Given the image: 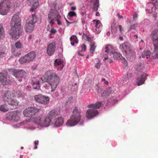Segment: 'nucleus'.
Instances as JSON below:
<instances>
[{"label":"nucleus","mask_w":158,"mask_h":158,"mask_svg":"<svg viewBox=\"0 0 158 158\" xmlns=\"http://www.w3.org/2000/svg\"><path fill=\"white\" fill-rule=\"evenodd\" d=\"M21 19L19 16L15 14L12 17L10 21L11 28L10 31V34L12 38L17 40L22 32L20 28Z\"/></svg>","instance_id":"f257e3e1"},{"label":"nucleus","mask_w":158,"mask_h":158,"mask_svg":"<svg viewBox=\"0 0 158 158\" xmlns=\"http://www.w3.org/2000/svg\"><path fill=\"white\" fill-rule=\"evenodd\" d=\"M120 48L121 50L126 58L130 61H132L134 60L136 52L129 43H124L122 44L120 46Z\"/></svg>","instance_id":"f03ea898"},{"label":"nucleus","mask_w":158,"mask_h":158,"mask_svg":"<svg viewBox=\"0 0 158 158\" xmlns=\"http://www.w3.org/2000/svg\"><path fill=\"white\" fill-rule=\"evenodd\" d=\"M73 113V114L70 119L66 122V125L69 127L77 124L81 118L80 114L81 112L78 109L77 107L75 106L74 107Z\"/></svg>","instance_id":"7ed1b4c3"},{"label":"nucleus","mask_w":158,"mask_h":158,"mask_svg":"<svg viewBox=\"0 0 158 158\" xmlns=\"http://www.w3.org/2000/svg\"><path fill=\"white\" fill-rule=\"evenodd\" d=\"M4 101L7 102L9 106H10L11 109L16 108L18 104V101L15 97L13 92L7 91L5 93L3 97Z\"/></svg>","instance_id":"20e7f679"},{"label":"nucleus","mask_w":158,"mask_h":158,"mask_svg":"<svg viewBox=\"0 0 158 158\" xmlns=\"http://www.w3.org/2000/svg\"><path fill=\"white\" fill-rule=\"evenodd\" d=\"M45 81L48 83L51 88V91L55 90L60 81L59 77L55 73L50 74L46 79Z\"/></svg>","instance_id":"39448f33"},{"label":"nucleus","mask_w":158,"mask_h":158,"mask_svg":"<svg viewBox=\"0 0 158 158\" xmlns=\"http://www.w3.org/2000/svg\"><path fill=\"white\" fill-rule=\"evenodd\" d=\"M49 120L46 116L43 115L39 116L34 119V122L36 125L42 127H46L50 125Z\"/></svg>","instance_id":"423d86ee"},{"label":"nucleus","mask_w":158,"mask_h":158,"mask_svg":"<svg viewBox=\"0 0 158 158\" xmlns=\"http://www.w3.org/2000/svg\"><path fill=\"white\" fill-rule=\"evenodd\" d=\"M10 0H1L0 2V14L6 15L11 7Z\"/></svg>","instance_id":"0eeeda50"},{"label":"nucleus","mask_w":158,"mask_h":158,"mask_svg":"<svg viewBox=\"0 0 158 158\" xmlns=\"http://www.w3.org/2000/svg\"><path fill=\"white\" fill-rule=\"evenodd\" d=\"M37 18L35 15V14H33L31 18L28 19L25 25V31L31 32L34 30V23L37 22Z\"/></svg>","instance_id":"6e6552de"},{"label":"nucleus","mask_w":158,"mask_h":158,"mask_svg":"<svg viewBox=\"0 0 158 158\" xmlns=\"http://www.w3.org/2000/svg\"><path fill=\"white\" fill-rule=\"evenodd\" d=\"M40 109L35 106L27 107L24 110L23 112L24 115L26 117H31L36 114L39 112Z\"/></svg>","instance_id":"1a4fd4ad"},{"label":"nucleus","mask_w":158,"mask_h":158,"mask_svg":"<svg viewBox=\"0 0 158 158\" xmlns=\"http://www.w3.org/2000/svg\"><path fill=\"white\" fill-rule=\"evenodd\" d=\"M34 98L36 102L43 105L48 103L50 101V98L49 97L42 94L35 95Z\"/></svg>","instance_id":"9d476101"},{"label":"nucleus","mask_w":158,"mask_h":158,"mask_svg":"<svg viewBox=\"0 0 158 158\" xmlns=\"http://www.w3.org/2000/svg\"><path fill=\"white\" fill-rule=\"evenodd\" d=\"M58 13L55 10L51 9L48 15L47 21L51 25L54 24L55 19L58 15Z\"/></svg>","instance_id":"9b49d317"},{"label":"nucleus","mask_w":158,"mask_h":158,"mask_svg":"<svg viewBox=\"0 0 158 158\" xmlns=\"http://www.w3.org/2000/svg\"><path fill=\"white\" fill-rule=\"evenodd\" d=\"M58 112L54 110H53L48 113L47 115V117L49 120V124H54L55 119V117L58 115Z\"/></svg>","instance_id":"f8f14e48"},{"label":"nucleus","mask_w":158,"mask_h":158,"mask_svg":"<svg viewBox=\"0 0 158 158\" xmlns=\"http://www.w3.org/2000/svg\"><path fill=\"white\" fill-rule=\"evenodd\" d=\"M12 73L13 75L18 78L19 77H24L26 75V71L23 70H16L14 69L12 70Z\"/></svg>","instance_id":"ddd939ff"},{"label":"nucleus","mask_w":158,"mask_h":158,"mask_svg":"<svg viewBox=\"0 0 158 158\" xmlns=\"http://www.w3.org/2000/svg\"><path fill=\"white\" fill-rule=\"evenodd\" d=\"M56 44L55 42L51 43L47 47V53L49 56H52L55 52Z\"/></svg>","instance_id":"4468645a"},{"label":"nucleus","mask_w":158,"mask_h":158,"mask_svg":"<svg viewBox=\"0 0 158 158\" xmlns=\"http://www.w3.org/2000/svg\"><path fill=\"white\" fill-rule=\"evenodd\" d=\"M98 112L97 110L94 109H88L86 113V117L88 119H91L98 114Z\"/></svg>","instance_id":"2eb2a0df"},{"label":"nucleus","mask_w":158,"mask_h":158,"mask_svg":"<svg viewBox=\"0 0 158 158\" xmlns=\"http://www.w3.org/2000/svg\"><path fill=\"white\" fill-rule=\"evenodd\" d=\"M43 81L41 78L38 77L36 78H34L31 80V83L34 89H39L40 88V83Z\"/></svg>","instance_id":"dca6fc26"},{"label":"nucleus","mask_w":158,"mask_h":158,"mask_svg":"<svg viewBox=\"0 0 158 158\" xmlns=\"http://www.w3.org/2000/svg\"><path fill=\"white\" fill-rule=\"evenodd\" d=\"M148 76L147 74L143 73L137 79L138 85H141L144 83Z\"/></svg>","instance_id":"f3484780"},{"label":"nucleus","mask_w":158,"mask_h":158,"mask_svg":"<svg viewBox=\"0 0 158 158\" xmlns=\"http://www.w3.org/2000/svg\"><path fill=\"white\" fill-rule=\"evenodd\" d=\"M10 109H11L10 106H9L8 104L4 103L0 105V110L1 111L5 112L8 111Z\"/></svg>","instance_id":"a211bd4d"},{"label":"nucleus","mask_w":158,"mask_h":158,"mask_svg":"<svg viewBox=\"0 0 158 158\" xmlns=\"http://www.w3.org/2000/svg\"><path fill=\"white\" fill-rule=\"evenodd\" d=\"M0 81L4 85H7L9 83L4 73H0Z\"/></svg>","instance_id":"6ab92c4d"},{"label":"nucleus","mask_w":158,"mask_h":158,"mask_svg":"<svg viewBox=\"0 0 158 158\" xmlns=\"http://www.w3.org/2000/svg\"><path fill=\"white\" fill-rule=\"evenodd\" d=\"M27 58V59L28 61H30L33 60L34 58L35 57L36 55L34 52H32L28 53L26 55Z\"/></svg>","instance_id":"aec40b11"},{"label":"nucleus","mask_w":158,"mask_h":158,"mask_svg":"<svg viewBox=\"0 0 158 158\" xmlns=\"http://www.w3.org/2000/svg\"><path fill=\"white\" fill-rule=\"evenodd\" d=\"M102 105L101 102H98L94 104H91L88 106V107L92 108L94 109H99Z\"/></svg>","instance_id":"412c9836"},{"label":"nucleus","mask_w":158,"mask_h":158,"mask_svg":"<svg viewBox=\"0 0 158 158\" xmlns=\"http://www.w3.org/2000/svg\"><path fill=\"white\" fill-rule=\"evenodd\" d=\"M153 40H158V28L155 29L151 34Z\"/></svg>","instance_id":"4be33fe9"},{"label":"nucleus","mask_w":158,"mask_h":158,"mask_svg":"<svg viewBox=\"0 0 158 158\" xmlns=\"http://www.w3.org/2000/svg\"><path fill=\"white\" fill-rule=\"evenodd\" d=\"M20 113L19 112L17 111L13 112L12 120L15 121H19L20 119Z\"/></svg>","instance_id":"5701e85b"},{"label":"nucleus","mask_w":158,"mask_h":158,"mask_svg":"<svg viewBox=\"0 0 158 158\" xmlns=\"http://www.w3.org/2000/svg\"><path fill=\"white\" fill-rule=\"evenodd\" d=\"M6 50V47L4 46H0V57L2 58L5 56L6 53L5 52Z\"/></svg>","instance_id":"b1692460"},{"label":"nucleus","mask_w":158,"mask_h":158,"mask_svg":"<svg viewBox=\"0 0 158 158\" xmlns=\"http://www.w3.org/2000/svg\"><path fill=\"white\" fill-rule=\"evenodd\" d=\"M64 123V119L62 117L58 118L55 122V125L56 126H60L62 124Z\"/></svg>","instance_id":"393cba45"},{"label":"nucleus","mask_w":158,"mask_h":158,"mask_svg":"<svg viewBox=\"0 0 158 158\" xmlns=\"http://www.w3.org/2000/svg\"><path fill=\"white\" fill-rule=\"evenodd\" d=\"M153 44L155 47L154 52L156 56H158V40H153Z\"/></svg>","instance_id":"a878e982"},{"label":"nucleus","mask_w":158,"mask_h":158,"mask_svg":"<svg viewBox=\"0 0 158 158\" xmlns=\"http://www.w3.org/2000/svg\"><path fill=\"white\" fill-rule=\"evenodd\" d=\"M5 31L2 24H0V40L3 39L5 37Z\"/></svg>","instance_id":"bb28decb"},{"label":"nucleus","mask_w":158,"mask_h":158,"mask_svg":"<svg viewBox=\"0 0 158 158\" xmlns=\"http://www.w3.org/2000/svg\"><path fill=\"white\" fill-rule=\"evenodd\" d=\"M94 2L93 10L96 11L99 7V0H92Z\"/></svg>","instance_id":"cd10ccee"},{"label":"nucleus","mask_w":158,"mask_h":158,"mask_svg":"<svg viewBox=\"0 0 158 158\" xmlns=\"http://www.w3.org/2000/svg\"><path fill=\"white\" fill-rule=\"evenodd\" d=\"M27 3H30L32 6H35V7L39 6V3L38 0H27Z\"/></svg>","instance_id":"c85d7f7f"},{"label":"nucleus","mask_w":158,"mask_h":158,"mask_svg":"<svg viewBox=\"0 0 158 158\" xmlns=\"http://www.w3.org/2000/svg\"><path fill=\"white\" fill-rule=\"evenodd\" d=\"M110 88H108L105 90L102 95V97L104 98H106L108 97L111 92Z\"/></svg>","instance_id":"c756f323"},{"label":"nucleus","mask_w":158,"mask_h":158,"mask_svg":"<svg viewBox=\"0 0 158 158\" xmlns=\"http://www.w3.org/2000/svg\"><path fill=\"white\" fill-rule=\"evenodd\" d=\"M113 51L114 49L113 48L112 46L108 45L106 47L105 50V52L111 53L113 52Z\"/></svg>","instance_id":"7c9ffc66"},{"label":"nucleus","mask_w":158,"mask_h":158,"mask_svg":"<svg viewBox=\"0 0 158 158\" xmlns=\"http://www.w3.org/2000/svg\"><path fill=\"white\" fill-rule=\"evenodd\" d=\"M93 23H95L96 30H97V28H99L101 27L102 26V23L99 20L94 19L93 20Z\"/></svg>","instance_id":"2f4dec72"},{"label":"nucleus","mask_w":158,"mask_h":158,"mask_svg":"<svg viewBox=\"0 0 158 158\" xmlns=\"http://www.w3.org/2000/svg\"><path fill=\"white\" fill-rule=\"evenodd\" d=\"M151 54V52L149 51H146L143 52L142 53V58H144L146 56V58H148Z\"/></svg>","instance_id":"473e14b6"},{"label":"nucleus","mask_w":158,"mask_h":158,"mask_svg":"<svg viewBox=\"0 0 158 158\" xmlns=\"http://www.w3.org/2000/svg\"><path fill=\"white\" fill-rule=\"evenodd\" d=\"M19 61L21 64L25 63L28 62L27 59L26 55L23 57H22L19 58Z\"/></svg>","instance_id":"72a5a7b5"},{"label":"nucleus","mask_w":158,"mask_h":158,"mask_svg":"<svg viewBox=\"0 0 158 158\" xmlns=\"http://www.w3.org/2000/svg\"><path fill=\"white\" fill-rule=\"evenodd\" d=\"M117 26L114 23H113L111 25V32L114 35H115L117 31Z\"/></svg>","instance_id":"f704fd0d"},{"label":"nucleus","mask_w":158,"mask_h":158,"mask_svg":"<svg viewBox=\"0 0 158 158\" xmlns=\"http://www.w3.org/2000/svg\"><path fill=\"white\" fill-rule=\"evenodd\" d=\"M112 55L113 57L116 59H118L121 58L122 56V55L120 53L117 52H113L112 53Z\"/></svg>","instance_id":"c9c22d12"},{"label":"nucleus","mask_w":158,"mask_h":158,"mask_svg":"<svg viewBox=\"0 0 158 158\" xmlns=\"http://www.w3.org/2000/svg\"><path fill=\"white\" fill-rule=\"evenodd\" d=\"M95 43L93 42H91L90 47V50L91 51H92V54H94V52L95 48L96 46L95 45Z\"/></svg>","instance_id":"e433bc0d"},{"label":"nucleus","mask_w":158,"mask_h":158,"mask_svg":"<svg viewBox=\"0 0 158 158\" xmlns=\"http://www.w3.org/2000/svg\"><path fill=\"white\" fill-rule=\"evenodd\" d=\"M13 112H9L6 115V118L10 120H12Z\"/></svg>","instance_id":"4c0bfd02"},{"label":"nucleus","mask_w":158,"mask_h":158,"mask_svg":"<svg viewBox=\"0 0 158 158\" xmlns=\"http://www.w3.org/2000/svg\"><path fill=\"white\" fill-rule=\"evenodd\" d=\"M16 48H21L23 47V45L19 41H18L15 44Z\"/></svg>","instance_id":"58836bf2"},{"label":"nucleus","mask_w":158,"mask_h":158,"mask_svg":"<svg viewBox=\"0 0 158 158\" xmlns=\"http://www.w3.org/2000/svg\"><path fill=\"white\" fill-rule=\"evenodd\" d=\"M61 61L60 59H56L54 62V65L55 66L60 65L61 64Z\"/></svg>","instance_id":"ea45409f"},{"label":"nucleus","mask_w":158,"mask_h":158,"mask_svg":"<svg viewBox=\"0 0 158 158\" xmlns=\"http://www.w3.org/2000/svg\"><path fill=\"white\" fill-rule=\"evenodd\" d=\"M61 17L60 15H58L57 17L56 18V19H55V21H57V24L58 25H60L61 24V23L60 21V19H61Z\"/></svg>","instance_id":"a19ab883"},{"label":"nucleus","mask_w":158,"mask_h":158,"mask_svg":"<svg viewBox=\"0 0 158 158\" xmlns=\"http://www.w3.org/2000/svg\"><path fill=\"white\" fill-rule=\"evenodd\" d=\"M86 46L84 44H82L81 47V52L85 51L86 49Z\"/></svg>","instance_id":"79ce46f5"},{"label":"nucleus","mask_w":158,"mask_h":158,"mask_svg":"<svg viewBox=\"0 0 158 158\" xmlns=\"http://www.w3.org/2000/svg\"><path fill=\"white\" fill-rule=\"evenodd\" d=\"M68 15L69 16L71 17L76 16L77 15L76 13L73 11H70L69 12Z\"/></svg>","instance_id":"37998d69"},{"label":"nucleus","mask_w":158,"mask_h":158,"mask_svg":"<svg viewBox=\"0 0 158 158\" xmlns=\"http://www.w3.org/2000/svg\"><path fill=\"white\" fill-rule=\"evenodd\" d=\"M16 94L18 97H23V94L22 93L20 92L19 91H17L16 93Z\"/></svg>","instance_id":"c03bdc74"},{"label":"nucleus","mask_w":158,"mask_h":158,"mask_svg":"<svg viewBox=\"0 0 158 158\" xmlns=\"http://www.w3.org/2000/svg\"><path fill=\"white\" fill-rule=\"evenodd\" d=\"M39 141L38 140H35L34 142L35 147L33 148L34 149H37V146L39 145Z\"/></svg>","instance_id":"a18cd8bd"},{"label":"nucleus","mask_w":158,"mask_h":158,"mask_svg":"<svg viewBox=\"0 0 158 158\" xmlns=\"http://www.w3.org/2000/svg\"><path fill=\"white\" fill-rule=\"evenodd\" d=\"M82 38L84 40H91V38L89 37L88 35H83L82 36Z\"/></svg>","instance_id":"49530a36"},{"label":"nucleus","mask_w":158,"mask_h":158,"mask_svg":"<svg viewBox=\"0 0 158 158\" xmlns=\"http://www.w3.org/2000/svg\"><path fill=\"white\" fill-rule=\"evenodd\" d=\"M136 27H137V24H134L131 26L130 27H128V31H130L132 29H134Z\"/></svg>","instance_id":"de8ad7c7"},{"label":"nucleus","mask_w":158,"mask_h":158,"mask_svg":"<svg viewBox=\"0 0 158 158\" xmlns=\"http://www.w3.org/2000/svg\"><path fill=\"white\" fill-rule=\"evenodd\" d=\"M71 45L72 46H74V44H77L78 42V40H71Z\"/></svg>","instance_id":"09e8293b"},{"label":"nucleus","mask_w":158,"mask_h":158,"mask_svg":"<svg viewBox=\"0 0 158 158\" xmlns=\"http://www.w3.org/2000/svg\"><path fill=\"white\" fill-rule=\"evenodd\" d=\"M77 37L76 36H75V35H72L70 38V40H77Z\"/></svg>","instance_id":"8fccbe9b"},{"label":"nucleus","mask_w":158,"mask_h":158,"mask_svg":"<svg viewBox=\"0 0 158 158\" xmlns=\"http://www.w3.org/2000/svg\"><path fill=\"white\" fill-rule=\"evenodd\" d=\"M101 64L99 62H98L95 65V67L97 69H99L101 66Z\"/></svg>","instance_id":"3c124183"},{"label":"nucleus","mask_w":158,"mask_h":158,"mask_svg":"<svg viewBox=\"0 0 158 158\" xmlns=\"http://www.w3.org/2000/svg\"><path fill=\"white\" fill-rule=\"evenodd\" d=\"M38 6H37L36 7H35V6H32L30 10V11L31 12L33 11L35 9H36V8H37Z\"/></svg>","instance_id":"603ef678"},{"label":"nucleus","mask_w":158,"mask_h":158,"mask_svg":"<svg viewBox=\"0 0 158 158\" xmlns=\"http://www.w3.org/2000/svg\"><path fill=\"white\" fill-rule=\"evenodd\" d=\"M118 27L119 28V30L120 32H121L122 33L123 31V27H122L121 25H118Z\"/></svg>","instance_id":"864d4df0"},{"label":"nucleus","mask_w":158,"mask_h":158,"mask_svg":"<svg viewBox=\"0 0 158 158\" xmlns=\"http://www.w3.org/2000/svg\"><path fill=\"white\" fill-rule=\"evenodd\" d=\"M97 89H96V91L98 92H101V91H102V88L99 87L98 86H97Z\"/></svg>","instance_id":"5fc2aeb1"},{"label":"nucleus","mask_w":158,"mask_h":158,"mask_svg":"<svg viewBox=\"0 0 158 158\" xmlns=\"http://www.w3.org/2000/svg\"><path fill=\"white\" fill-rule=\"evenodd\" d=\"M102 81V82H104V83L106 85L108 84V82L107 81H106L105 79L104 78H103L101 80Z\"/></svg>","instance_id":"6e6d98bb"},{"label":"nucleus","mask_w":158,"mask_h":158,"mask_svg":"<svg viewBox=\"0 0 158 158\" xmlns=\"http://www.w3.org/2000/svg\"><path fill=\"white\" fill-rule=\"evenodd\" d=\"M56 32V30L54 28H52L51 30V33L52 34H55Z\"/></svg>","instance_id":"4d7b16f0"},{"label":"nucleus","mask_w":158,"mask_h":158,"mask_svg":"<svg viewBox=\"0 0 158 158\" xmlns=\"http://www.w3.org/2000/svg\"><path fill=\"white\" fill-rule=\"evenodd\" d=\"M137 13L136 12L134 13L133 15V17L134 20H135V19L137 18Z\"/></svg>","instance_id":"13d9d810"},{"label":"nucleus","mask_w":158,"mask_h":158,"mask_svg":"<svg viewBox=\"0 0 158 158\" xmlns=\"http://www.w3.org/2000/svg\"><path fill=\"white\" fill-rule=\"evenodd\" d=\"M123 64H127V61L125 59V58H123Z\"/></svg>","instance_id":"bf43d9fd"},{"label":"nucleus","mask_w":158,"mask_h":158,"mask_svg":"<svg viewBox=\"0 0 158 158\" xmlns=\"http://www.w3.org/2000/svg\"><path fill=\"white\" fill-rule=\"evenodd\" d=\"M117 16L120 19H123V16H121L119 15V14L117 13Z\"/></svg>","instance_id":"052dcab7"},{"label":"nucleus","mask_w":158,"mask_h":158,"mask_svg":"<svg viewBox=\"0 0 158 158\" xmlns=\"http://www.w3.org/2000/svg\"><path fill=\"white\" fill-rule=\"evenodd\" d=\"M80 52H81V50H79V51H77V54H78V55L79 56H83V55L82 54H81V53H80Z\"/></svg>","instance_id":"680f3d73"},{"label":"nucleus","mask_w":158,"mask_h":158,"mask_svg":"<svg viewBox=\"0 0 158 158\" xmlns=\"http://www.w3.org/2000/svg\"><path fill=\"white\" fill-rule=\"evenodd\" d=\"M76 9V8L75 6H72L71 8V9L72 10H74Z\"/></svg>","instance_id":"e2e57ef3"},{"label":"nucleus","mask_w":158,"mask_h":158,"mask_svg":"<svg viewBox=\"0 0 158 158\" xmlns=\"http://www.w3.org/2000/svg\"><path fill=\"white\" fill-rule=\"evenodd\" d=\"M34 38V36L33 35H30V36H29V39H33Z\"/></svg>","instance_id":"0e129e2a"},{"label":"nucleus","mask_w":158,"mask_h":158,"mask_svg":"<svg viewBox=\"0 0 158 158\" xmlns=\"http://www.w3.org/2000/svg\"><path fill=\"white\" fill-rule=\"evenodd\" d=\"M100 15L99 13V12H97L96 13V16H99Z\"/></svg>","instance_id":"69168bd1"},{"label":"nucleus","mask_w":158,"mask_h":158,"mask_svg":"<svg viewBox=\"0 0 158 158\" xmlns=\"http://www.w3.org/2000/svg\"><path fill=\"white\" fill-rule=\"evenodd\" d=\"M110 34V31H108L106 32V35L107 36H109Z\"/></svg>","instance_id":"338daca9"},{"label":"nucleus","mask_w":158,"mask_h":158,"mask_svg":"<svg viewBox=\"0 0 158 158\" xmlns=\"http://www.w3.org/2000/svg\"><path fill=\"white\" fill-rule=\"evenodd\" d=\"M81 20H82L81 22H82V24H85V20H84V19H82V18Z\"/></svg>","instance_id":"774afa93"}]
</instances>
